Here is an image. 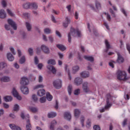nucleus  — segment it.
Here are the masks:
<instances>
[{
  "label": "nucleus",
  "instance_id": "nucleus-55",
  "mask_svg": "<svg viewBox=\"0 0 130 130\" xmlns=\"http://www.w3.org/2000/svg\"><path fill=\"white\" fill-rule=\"evenodd\" d=\"M80 93V89H77L74 91V95H79Z\"/></svg>",
  "mask_w": 130,
  "mask_h": 130
},
{
  "label": "nucleus",
  "instance_id": "nucleus-42",
  "mask_svg": "<svg viewBox=\"0 0 130 130\" xmlns=\"http://www.w3.org/2000/svg\"><path fill=\"white\" fill-rule=\"evenodd\" d=\"M95 5L98 10H99V9H101V4H100V3H99V2L96 1L95 2Z\"/></svg>",
  "mask_w": 130,
  "mask_h": 130
},
{
  "label": "nucleus",
  "instance_id": "nucleus-3",
  "mask_svg": "<svg viewBox=\"0 0 130 130\" xmlns=\"http://www.w3.org/2000/svg\"><path fill=\"white\" fill-rule=\"evenodd\" d=\"M20 116L22 119H25V118L26 120V130H31V128H32V126L30 123V119H29V115H26L25 117V114L23 112H22L20 114Z\"/></svg>",
  "mask_w": 130,
  "mask_h": 130
},
{
  "label": "nucleus",
  "instance_id": "nucleus-31",
  "mask_svg": "<svg viewBox=\"0 0 130 130\" xmlns=\"http://www.w3.org/2000/svg\"><path fill=\"white\" fill-rule=\"evenodd\" d=\"M30 9L37 10L38 9V5L36 3H30Z\"/></svg>",
  "mask_w": 130,
  "mask_h": 130
},
{
  "label": "nucleus",
  "instance_id": "nucleus-34",
  "mask_svg": "<svg viewBox=\"0 0 130 130\" xmlns=\"http://www.w3.org/2000/svg\"><path fill=\"white\" fill-rule=\"evenodd\" d=\"M80 113H81V111H80V110H79L78 109H75L74 114H75V117H76V118H78L79 117V115H80Z\"/></svg>",
  "mask_w": 130,
  "mask_h": 130
},
{
  "label": "nucleus",
  "instance_id": "nucleus-50",
  "mask_svg": "<svg viewBox=\"0 0 130 130\" xmlns=\"http://www.w3.org/2000/svg\"><path fill=\"white\" fill-rule=\"evenodd\" d=\"M110 13H111L112 16L114 18H115L116 17V15H115V13H114V11H113V10L111 8L110 9Z\"/></svg>",
  "mask_w": 130,
  "mask_h": 130
},
{
  "label": "nucleus",
  "instance_id": "nucleus-60",
  "mask_svg": "<svg viewBox=\"0 0 130 130\" xmlns=\"http://www.w3.org/2000/svg\"><path fill=\"white\" fill-rule=\"evenodd\" d=\"M58 55L60 59H62V58H63V54L60 52H58Z\"/></svg>",
  "mask_w": 130,
  "mask_h": 130
},
{
  "label": "nucleus",
  "instance_id": "nucleus-22",
  "mask_svg": "<svg viewBox=\"0 0 130 130\" xmlns=\"http://www.w3.org/2000/svg\"><path fill=\"white\" fill-rule=\"evenodd\" d=\"M84 58H85L86 60H88V61H90V62H93L94 61V57L91 56L85 55L84 56Z\"/></svg>",
  "mask_w": 130,
  "mask_h": 130
},
{
  "label": "nucleus",
  "instance_id": "nucleus-45",
  "mask_svg": "<svg viewBox=\"0 0 130 130\" xmlns=\"http://www.w3.org/2000/svg\"><path fill=\"white\" fill-rule=\"evenodd\" d=\"M44 32L46 33V34H50L51 33V29L46 28L44 29Z\"/></svg>",
  "mask_w": 130,
  "mask_h": 130
},
{
  "label": "nucleus",
  "instance_id": "nucleus-54",
  "mask_svg": "<svg viewBox=\"0 0 130 130\" xmlns=\"http://www.w3.org/2000/svg\"><path fill=\"white\" fill-rule=\"evenodd\" d=\"M105 14L107 15V19L108 21H109V22H110V21H111V16H110L109 14L107 13H105Z\"/></svg>",
  "mask_w": 130,
  "mask_h": 130
},
{
  "label": "nucleus",
  "instance_id": "nucleus-24",
  "mask_svg": "<svg viewBox=\"0 0 130 130\" xmlns=\"http://www.w3.org/2000/svg\"><path fill=\"white\" fill-rule=\"evenodd\" d=\"M5 102H11L13 100V98L10 95H7L4 97Z\"/></svg>",
  "mask_w": 130,
  "mask_h": 130
},
{
  "label": "nucleus",
  "instance_id": "nucleus-16",
  "mask_svg": "<svg viewBox=\"0 0 130 130\" xmlns=\"http://www.w3.org/2000/svg\"><path fill=\"white\" fill-rule=\"evenodd\" d=\"M47 68L48 70L51 71L53 75H55V74H56V69L53 66L48 65L47 66Z\"/></svg>",
  "mask_w": 130,
  "mask_h": 130
},
{
  "label": "nucleus",
  "instance_id": "nucleus-51",
  "mask_svg": "<svg viewBox=\"0 0 130 130\" xmlns=\"http://www.w3.org/2000/svg\"><path fill=\"white\" fill-rule=\"evenodd\" d=\"M7 12L8 13V14L10 15L11 17H14V13H13V12H12V11L10 10V9H7Z\"/></svg>",
  "mask_w": 130,
  "mask_h": 130
},
{
  "label": "nucleus",
  "instance_id": "nucleus-35",
  "mask_svg": "<svg viewBox=\"0 0 130 130\" xmlns=\"http://www.w3.org/2000/svg\"><path fill=\"white\" fill-rule=\"evenodd\" d=\"M25 62L26 57H25V56H22L19 59V63H20V64H23V63H25Z\"/></svg>",
  "mask_w": 130,
  "mask_h": 130
},
{
  "label": "nucleus",
  "instance_id": "nucleus-11",
  "mask_svg": "<svg viewBox=\"0 0 130 130\" xmlns=\"http://www.w3.org/2000/svg\"><path fill=\"white\" fill-rule=\"evenodd\" d=\"M20 90L23 94H24L25 95H27V94H29V89H28V87L25 86H21L20 87Z\"/></svg>",
  "mask_w": 130,
  "mask_h": 130
},
{
  "label": "nucleus",
  "instance_id": "nucleus-57",
  "mask_svg": "<svg viewBox=\"0 0 130 130\" xmlns=\"http://www.w3.org/2000/svg\"><path fill=\"white\" fill-rule=\"evenodd\" d=\"M48 39H49L50 42H51V43H53V41H54V40L52 36H49Z\"/></svg>",
  "mask_w": 130,
  "mask_h": 130
},
{
  "label": "nucleus",
  "instance_id": "nucleus-27",
  "mask_svg": "<svg viewBox=\"0 0 130 130\" xmlns=\"http://www.w3.org/2000/svg\"><path fill=\"white\" fill-rule=\"evenodd\" d=\"M57 122L56 120H54L51 122V124L50 125V129L54 130V125H56Z\"/></svg>",
  "mask_w": 130,
  "mask_h": 130
},
{
  "label": "nucleus",
  "instance_id": "nucleus-52",
  "mask_svg": "<svg viewBox=\"0 0 130 130\" xmlns=\"http://www.w3.org/2000/svg\"><path fill=\"white\" fill-rule=\"evenodd\" d=\"M32 99L35 102H36L37 100H38V99L37 98V95H36V94H33L32 95Z\"/></svg>",
  "mask_w": 130,
  "mask_h": 130
},
{
  "label": "nucleus",
  "instance_id": "nucleus-10",
  "mask_svg": "<svg viewBox=\"0 0 130 130\" xmlns=\"http://www.w3.org/2000/svg\"><path fill=\"white\" fill-rule=\"evenodd\" d=\"M74 83L76 86H80L83 84V79L80 77H77L74 80Z\"/></svg>",
  "mask_w": 130,
  "mask_h": 130
},
{
  "label": "nucleus",
  "instance_id": "nucleus-61",
  "mask_svg": "<svg viewBox=\"0 0 130 130\" xmlns=\"http://www.w3.org/2000/svg\"><path fill=\"white\" fill-rule=\"evenodd\" d=\"M42 82H43V77H42V76L40 75L39 76V82L42 83Z\"/></svg>",
  "mask_w": 130,
  "mask_h": 130
},
{
  "label": "nucleus",
  "instance_id": "nucleus-7",
  "mask_svg": "<svg viewBox=\"0 0 130 130\" xmlns=\"http://www.w3.org/2000/svg\"><path fill=\"white\" fill-rule=\"evenodd\" d=\"M41 48L42 51L44 52V53H45L46 54H49V53H50V50L49 49V48H48V47L47 46L42 45L41 47Z\"/></svg>",
  "mask_w": 130,
  "mask_h": 130
},
{
  "label": "nucleus",
  "instance_id": "nucleus-25",
  "mask_svg": "<svg viewBox=\"0 0 130 130\" xmlns=\"http://www.w3.org/2000/svg\"><path fill=\"white\" fill-rule=\"evenodd\" d=\"M56 47L58 48L60 50H61V51H64L66 49H67V48L61 44H57Z\"/></svg>",
  "mask_w": 130,
  "mask_h": 130
},
{
  "label": "nucleus",
  "instance_id": "nucleus-12",
  "mask_svg": "<svg viewBox=\"0 0 130 130\" xmlns=\"http://www.w3.org/2000/svg\"><path fill=\"white\" fill-rule=\"evenodd\" d=\"M117 54L118 56L117 62H118V63H122V62H123L124 59H123V57H122V56L120 55V53L117 52Z\"/></svg>",
  "mask_w": 130,
  "mask_h": 130
},
{
  "label": "nucleus",
  "instance_id": "nucleus-8",
  "mask_svg": "<svg viewBox=\"0 0 130 130\" xmlns=\"http://www.w3.org/2000/svg\"><path fill=\"white\" fill-rule=\"evenodd\" d=\"M8 24L12 27L14 30H17V24H16V22L13 21L12 19H8Z\"/></svg>",
  "mask_w": 130,
  "mask_h": 130
},
{
  "label": "nucleus",
  "instance_id": "nucleus-5",
  "mask_svg": "<svg viewBox=\"0 0 130 130\" xmlns=\"http://www.w3.org/2000/svg\"><path fill=\"white\" fill-rule=\"evenodd\" d=\"M62 82L60 79H57L53 82V86L55 89H60L61 88Z\"/></svg>",
  "mask_w": 130,
  "mask_h": 130
},
{
  "label": "nucleus",
  "instance_id": "nucleus-41",
  "mask_svg": "<svg viewBox=\"0 0 130 130\" xmlns=\"http://www.w3.org/2000/svg\"><path fill=\"white\" fill-rule=\"evenodd\" d=\"M73 90V86L72 85H69L68 88V91L69 95H72V91Z\"/></svg>",
  "mask_w": 130,
  "mask_h": 130
},
{
  "label": "nucleus",
  "instance_id": "nucleus-18",
  "mask_svg": "<svg viewBox=\"0 0 130 130\" xmlns=\"http://www.w3.org/2000/svg\"><path fill=\"white\" fill-rule=\"evenodd\" d=\"M7 17V13L5 12L4 9H1L0 10V18L5 19Z\"/></svg>",
  "mask_w": 130,
  "mask_h": 130
},
{
  "label": "nucleus",
  "instance_id": "nucleus-37",
  "mask_svg": "<svg viewBox=\"0 0 130 130\" xmlns=\"http://www.w3.org/2000/svg\"><path fill=\"white\" fill-rule=\"evenodd\" d=\"M46 98L48 101H51L52 100V95L49 92L46 93Z\"/></svg>",
  "mask_w": 130,
  "mask_h": 130
},
{
  "label": "nucleus",
  "instance_id": "nucleus-32",
  "mask_svg": "<svg viewBox=\"0 0 130 130\" xmlns=\"http://www.w3.org/2000/svg\"><path fill=\"white\" fill-rule=\"evenodd\" d=\"M7 67V63L5 62H0V71H3L4 69H6Z\"/></svg>",
  "mask_w": 130,
  "mask_h": 130
},
{
  "label": "nucleus",
  "instance_id": "nucleus-43",
  "mask_svg": "<svg viewBox=\"0 0 130 130\" xmlns=\"http://www.w3.org/2000/svg\"><path fill=\"white\" fill-rule=\"evenodd\" d=\"M20 108V106L18 104H15L14 106L13 111H19Z\"/></svg>",
  "mask_w": 130,
  "mask_h": 130
},
{
  "label": "nucleus",
  "instance_id": "nucleus-63",
  "mask_svg": "<svg viewBox=\"0 0 130 130\" xmlns=\"http://www.w3.org/2000/svg\"><path fill=\"white\" fill-rule=\"evenodd\" d=\"M10 51H11L12 53L14 54V55H16V52H15V49L14 48L11 47L10 48Z\"/></svg>",
  "mask_w": 130,
  "mask_h": 130
},
{
  "label": "nucleus",
  "instance_id": "nucleus-20",
  "mask_svg": "<svg viewBox=\"0 0 130 130\" xmlns=\"http://www.w3.org/2000/svg\"><path fill=\"white\" fill-rule=\"evenodd\" d=\"M105 45H106V49L104 50V52H108V50H109V49H110V44H109V42H108V41L107 40H105Z\"/></svg>",
  "mask_w": 130,
  "mask_h": 130
},
{
  "label": "nucleus",
  "instance_id": "nucleus-56",
  "mask_svg": "<svg viewBox=\"0 0 130 130\" xmlns=\"http://www.w3.org/2000/svg\"><path fill=\"white\" fill-rule=\"evenodd\" d=\"M24 18H26V19H28L29 17H30V14L28 13H25L23 14Z\"/></svg>",
  "mask_w": 130,
  "mask_h": 130
},
{
  "label": "nucleus",
  "instance_id": "nucleus-53",
  "mask_svg": "<svg viewBox=\"0 0 130 130\" xmlns=\"http://www.w3.org/2000/svg\"><path fill=\"white\" fill-rule=\"evenodd\" d=\"M51 19L53 23H56V20L55 19V17H54V16H53V15H51Z\"/></svg>",
  "mask_w": 130,
  "mask_h": 130
},
{
  "label": "nucleus",
  "instance_id": "nucleus-26",
  "mask_svg": "<svg viewBox=\"0 0 130 130\" xmlns=\"http://www.w3.org/2000/svg\"><path fill=\"white\" fill-rule=\"evenodd\" d=\"M37 94L38 96H40V97H42V96H44V95H45V90L44 89H40L38 90L37 92Z\"/></svg>",
  "mask_w": 130,
  "mask_h": 130
},
{
  "label": "nucleus",
  "instance_id": "nucleus-1",
  "mask_svg": "<svg viewBox=\"0 0 130 130\" xmlns=\"http://www.w3.org/2000/svg\"><path fill=\"white\" fill-rule=\"evenodd\" d=\"M77 35L78 37H81V31H80L78 29H75L74 28H71V31L70 32H69L68 35V42H69V43H71V42H72V36L76 37V36H77Z\"/></svg>",
  "mask_w": 130,
  "mask_h": 130
},
{
  "label": "nucleus",
  "instance_id": "nucleus-40",
  "mask_svg": "<svg viewBox=\"0 0 130 130\" xmlns=\"http://www.w3.org/2000/svg\"><path fill=\"white\" fill-rule=\"evenodd\" d=\"M40 88H44V85L43 84H39L36 85L34 87V90H36V89H39Z\"/></svg>",
  "mask_w": 130,
  "mask_h": 130
},
{
  "label": "nucleus",
  "instance_id": "nucleus-64",
  "mask_svg": "<svg viewBox=\"0 0 130 130\" xmlns=\"http://www.w3.org/2000/svg\"><path fill=\"white\" fill-rule=\"evenodd\" d=\"M93 129L94 130H101L100 126H99V125H95L93 126Z\"/></svg>",
  "mask_w": 130,
  "mask_h": 130
},
{
  "label": "nucleus",
  "instance_id": "nucleus-2",
  "mask_svg": "<svg viewBox=\"0 0 130 130\" xmlns=\"http://www.w3.org/2000/svg\"><path fill=\"white\" fill-rule=\"evenodd\" d=\"M113 98V96H112L110 94L108 93L107 94L106 105H105V108L100 109V112H104L105 110H109V108L112 106V104L110 103V101H112Z\"/></svg>",
  "mask_w": 130,
  "mask_h": 130
},
{
  "label": "nucleus",
  "instance_id": "nucleus-58",
  "mask_svg": "<svg viewBox=\"0 0 130 130\" xmlns=\"http://www.w3.org/2000/svg\"><path fill=\"white\" fill-rule=\"evenodd\" d=\"M2 5L3 8H6V7H7V2H6L5 0H2Z\"/></svg>",
  "mask_w": 130,
  "mask_h": 130
},
{
  "label": "nucleus",
  "instance_id": "nucleus-28",
  "mask_svg": "<svg viewBox=\"0 0 130 130\" xmlns=\"http://www.w3.org/2000/svg\"><path fill=\"white\" fill-rule=\"evenodd\" d=\"M25 26L28 32H29L30 31H31V30H32V25H31L30 23L26 22L25 23Z\"/></svg>",
  "mask_w": 130,
  "mask_h": 130
},
{
  "label": "nucleus",
  "instance_id": "nucleus-59",
  "mask_svg": "<svg viewBox=\"0 0 130 130\" xmlns=\"http://www.w3.org/2000/svg\"><path fill=\"white\" fill-rule=\"evenodd\" d=\"M42 68H43V64L42 63L38 64V69L39 70H42Z\"/></svg>",
  "mask_w": 130,
  "mask_h": 130
},
{
  "label": "nucleus",
  "instance_id": "nucleus-44",
  "mask_svg": "<svg viewBox=\"0 0 130 130\" xmlns=\"http://www.w3.org/2000/svg\"><path fill=\"white\" fill-rule=\"evenodd\" d=\"M80 121L82 127H84V126H85V125H84V121H85V117H84L83 116H81L80 118Z\"/></svg>",
  "mask_w": 130,
  "mask_h": 130
},
{
  "label": "nucleus",
  "instance_id": "nucleus-21",
  "mask_svg": "<svg viewBox=\"0 0 130 130\" xmlns=\"http://www.w3.org/2000/svg\"><path fill=\"white\" fill-rule=\"evenodd\" d=\"M71 23V20L69 19V17H67L66 18V21L63 23V26L64 28H67L69 26V24Z\"/></svg>",
  "mask_w": 130,
  "mask_h": 130
},
{
  "label": "nucleus",
  "instance_id": "nucleus-29",
  "mask_svg": "<svg viewBox=\"0 0 130 130\" xmlns=\"http://www.w3.org/2000/svg\"><path fill=\"white\" fill-rule=\"evenodd\" d=\"M23 8L25 10H28V9H31V3H27L23 4Z\"/></svg>",
  "mask_w": 130,
  "mask_h": 130
},
{
  "label": "nucleus",
  "instance_id": "nucleus-46",
  "mask_svg": "<svg viewBox=\"0 0 130 130\" xmlns=\"http://www.w3.org/2000/svg\"><path fill=\"white\" fill-rule=\"evenodd\" d=\"M40 101L41 103H45L46 102V97L43 96L40 98Z\"/></svg>",
  "mask_w": 130,
  "mask_h": 130
},
{
  "label": "nucleus",
  "instance_id": "nucleus-39",
  "mask_svg": "<svg viewBox=\"0 0 130 130\" xmlns=\"http://www.w3.org/2000/svg\"><path fill=\"white\" fill-rule=\"evenodd\" d=\"M12 94L13 96L15 97V96H17V95L19 94V93H18V91L16 89V88L14 87L12 89Z\"/></svg>",
  "mask_w": 130,
  "mask_h": 130
},
{
  "label": "nucleus",
  "instance_id": "nucleus-49",
  "mask_svg": "<svg viewBox=\"0 0 130 130\" xmlns=\"http://www.w3.org/2000/svg\"><path fill=\"white\" fill-rule=\"evenodd\" d=\"M35 64L37 65L39 63V59H38V57L37 56L35 57L34 59Z\"/></svg>",
  "mask_w": 130,
  "mask_h": 130
},
{
  "label": "nucleus",
  "instance_id": "nucleus-13",
  "mask_svg": "<svg viewBox=\"0 0 130 130\" xmlns=\"http://www.w3.org/2000/svg\"><path fill=\"white\" fill-rule=\"evenodd\" d=\"M80 76L81 78H83V79H86V78H89V77H90V73H89V72L84 71L80 73Z\"/></svg>",
  "mask_w": 130,
  "mask_h": 130
},
{
  "label": "nucleus",
  "instance_id": "nucleus-47",
  "mask_svg": "<svg viewBox=\"0 0 130 130\" xmlns=\"http://www.w3.org/2000/svg\"><path fill=\"white\" fill-rule=\"evenodd\" d=\"M86 127H91V120L89 119H88L87 122H86Z\"/></svg>",
  "mask_w": 130,
  "mask_h": 130
},
{
  "label": "nucleus",
  "instance_id": "nucleus-6",
  "mask_svg": "<svg viewBox=\"0 0 130 130\" xmlns=\"http://www.w3.org/2000/svg\"><path fill=\"white\" fill-rule=\"evenodd\" d=\"M20 84L21 86H27L29 85V79L26 77H23L20 80Z\"/></svg>",
  "mask_w": 130,
  "mask_h": 130
},
{
  "label": "nucleus",
  "instance_id": "nucleus-62",
  "mask_svg": "<svg viewBox=\"0 0 130 130\" xmlns=\"http://www.w3.org/2000/svg\"><path fill=\"white\" fill-rule=\"evenodd\" d=\"M5 28L7 31L11 30V26L8 24H5Z\"/></svg>",
  "mask_w": 130,
  "mask_h": 130
},
{
  "label": "nucleus",
  "instance_id": "nucleus-4",
  "mask_svg": "<svg viewBox=\"0 0 130 130\" xmlns=\"http://www.w3.org/2000/svg\"><path fill=\"white\" fill-rule=\"evenodd\" d=\"M117 78L119 81H127L128 78H126V73L120 70L118 71Z\"/></svg>",
  "mask_w": 130,
  "mask_h": 130
},
{
  "label": "nucleus",
  "instance_id": "nucleus-36",
  "mask_svg": "<svg viewBox=\"0 0 130 130\" xmlns=\"http://www.w3.org/2000/svg\"><path fill=\"white\" fill-rule=\"evenodd\" d=\"M55 63H56V62H55V60L54 59H51L48 60L47 61L48 64H52L53 66L55 64Z\"/></svg>",
  "mask_w": 130,
  "mask_h": 130
},
{
  "label": "nucleus",
  "instance_id": "nucleus-17",
  "mask_svg": "<svg viewBox=\"0 0 130 130\" xmlns=\"http://www.w3.org/2000/svg\"><path fill=\"white\" fill-rule=\"evenodd\" d=\"M7 57L9 61H13L15 59V57L11 53V52L8 53L7 54Z\"/></svg>",
  "mask_w": 130,
  "mask_h": 130
},
{
  "label": "nucleus",
  "instance_id": "nucleus-14",
  "mask_svg": "<svg viewBox=\"0 0 130 130\" xmlns=\"http://www.w3.org/2000/svg\"><path fill=\"white\" fill-rule=\"evenodd\" d=\"M9 127L12 130H22V128H21V127H20L19 126L13 123L10 124Z\"/></svg>",
  "mask_w": 130,
  "mask_h": 130
},
{
  "label": "nucleus",
  "instance_id": "nucleus-9",
  "mask_svg": "<svg viewBox=\"0 0 130 130\" xmlns=\"http://www.w3.org/2000/svg\"><path fill=\"white\" fill-rule=\"evenodd\" d=\"M82 88L83 91L85 93H88V92L90 91V89L89 88V87H88V83L87 82H85L83 83Z\"/></svg>",
  "mask_w": 130,
  "mask_h": 130
},
{
  "label": "nucleus",
  "instance_id": "nucleus-15",
  "mask_svg": "<svg viewBox=\"0 0 130 130\" xmlns=\"http://www.w3.org/2000/svg\"><path fill=\"white\" fill-rule=\"evenodd\" d=\"M64 71L66 73L68 74L70 80H72V76H71V72L70 71V68H69V66L67 64H64Z\"/></svg>",
  "mask_w": 130,
  "mask_h": 130
},
{
  "label": "nucleus",
  "instance_id": "nucleus-48",
  "mask_svg": "<svg viewBox=\"0 0 130 130\" xmlns=\"http://www.w3.org/2000/svg\"><path fill=\"white\" fill-rule=\"evenodd\" d=\"M28 52L29 53V55L32 56V55H33V52H33V48H28Z\"/></svg>",
  "mask_w": 130,
  "mask_h": 130
},
{
  "label": "nucleus",
  "instance_id": "nucleus-23",
  "mask_svg": "<svg viewBox=\"0 0 130 130\" xmlns=\"http://www.w3.org/2000/svg\"><path fill=\"white\" fill-rule=\"evenodd\" d=\"M64 117L65 119H67V120H70L71 118H72V115L70 112H65Z\"/></svg>",
  "mask_w": 130,
  "mask_h": 130
},
{
  "label": "nucleus",
  "instance_id": "nucleus-38",
  "mask_svg": "<svg viewBox=\"0 0 130 130\" xmlns=\"http://www.w3.org/2000/svg\"><path fill=\"white\" fill-rule=\"evenodd\" d=\"M80 70V67L79 66H75L73 68V74H76L78 71Z\"/></svg>",
  "mask_w": 130,
  "mask_h": 130
},
{
  "label": "nucleus",
  "instance_id": "nucleus-30",
  "mask_svg": "<svg viewBox=\"0 0 130 130\" xmlns=\"http://www.w3.org/2000/svg\"><path fill=\"white\" fill-rule=\"evenodd\" d=\"M56 116V113L51 112L48 114V118H53V117H55Z\"/></svg>",
  "mask_w": 130,
  "mask_h": 130
},
{
  "label": "nucleus",
  "instance_id": "nucleus-33",
  "mask_svg": "<svg viewBox=\"0 0 130 130\" xmlns=\"http://www.w3.org/2000/svg\"><path fill=\"white\" fill-rule=\"evenodd\" d=\"M29 109L30 111H31V112H33L34 113H36V112L38 111V108L35 107H29Z\"/></svg>",
  "mask_w": 130,
  "mask_h": 130
},
{
  "label": "nucleus",
  "instance_id": "nucleus-19",
  "mask_svg": "<svg viewBox=\"0 0 130 130\" xmlns=\"http://www.w3.org/2000/svg\"><path fill=\"white\" fill-rule=\"evenodd\" d=\"M0 81L1 82H4L5 83L10 82V77L8 76H4L2 77H0Z\"/></svg>",
  "mask_w": 130,
  "mask_h": 130
}]
</instances>
